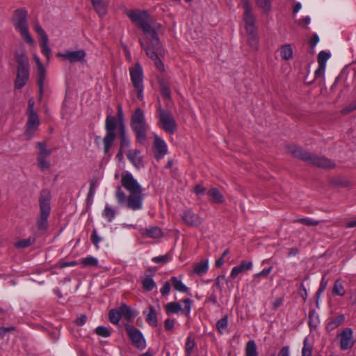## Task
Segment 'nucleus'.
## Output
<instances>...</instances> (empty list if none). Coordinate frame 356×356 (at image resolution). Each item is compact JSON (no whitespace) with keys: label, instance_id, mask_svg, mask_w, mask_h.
I'll return each instance as SVG.
<instances>
[{"label":"nucleus","instance_id":"f257e3e1","mask_svg":"<svg viewBox=\"0 0 356 356\" xmlns=\"http://www.w3.org/2000/svg\"><path fill=\"white\" fill-rule=\"evenodd\" d=\"M127 14L145 35V40H139L141 47L145 51L147 56L154 61L158 70L164 71V65L159 58L163 54V49L157 35L161 25L145 10H129Z\"/></svg>","mask_w":356,"mask_h":356},{"label":"nucleus","instance_id":"f03ea898","mask_svg":"<svg viewBox=\"0 0 356 356\" xmlns=\"http://www.w3.org/2000/svg\"><path fill=\"white\" fill-rule=\"evenodd\" d=\"M286 149L287 152L293 157L314 166L325 169L334 168L335 167V163L332 160L323 156L312 154L303 149L301 147L295 145H288L286 146Z\"/></svg>","mask_w":356,"mask_h":356},{"label":"nucleus","instance_id":"7ed1b4c3","mask_svg":"<svg viewBox=\"0 0 356 356\" xmlns=\"http://www.w3.org/2000/svg\"><path fill=\"white\" fill-rule=\"evenodd\" d=\"M130 127L134 132L136 140L140 144H144L147 140L148 124L146 122L145 113L140 108H137L133 113Z\"/></svg>","mask_w":356,"mask_h":356},{"label":"nucleus","instance_id":"20e7f679","mask_svg":"<svg viewBox=\"0 0 356 356\" xmlns=\"http://www.w3.org/2000/svg\"><path fill=\"white\" fill-rule=\"evenodd\" d=\"M50 193L48 191H42L40 193L39 204H40V215L37 218V233L43 234L48 229V218L50 214Z\"/></svg>","mask_w":356,"mask_h":356},{"label":"nucleus","instance_id":"39448f33","mask_svg":"<svg viewBox=\"0 0 356 356\" xmlns=\"http://www.w3.org/2000/svg\"><path fill=\"white\" fill-rule=\"evenodd\" d=\"M115 197L119 205L125 206L133 211H137L143 207L145 195L143 192H140V193H129V195H126L121 187L118 186L115 191Z\"/></svg>","mask_w":356,"mask_h":356},{"label":"nucleus","instance_id":"423d86ee","mask_svg":"<svg viewBox=\"0 0 356 356\" xmlns=\"http://www.w3.org/2000/svg\"><path fill=\"white\" fill-rule=\"evenodd\" d=\"M26 115L27 122L24 136L26 140H31L38 129L40 123L39 116L35 109V101L33 97L28 101Z\"/></svg>","mask_w":356,"mask_h":356},{"label":"nucleus","instance_id":"0eeeda50","mask_svg":"<svg viewBox=\"0 0 356 356\" xmlns=\"http://www.w3.org/2000/svg\"><path fill=\"white\" fill-rule=\"evenodd\" d=\"M116 118L111 115H107L105 120V129L106 134L103 138L104 152L105 154H107L109 152L111 147L116 138Z\"/></svg>","mask_w":356,"mask_h":356},{"label":"nucleus","instance_id":"6e6552de","mask_svg":"<svg viewBox=\"0 0 356 356\" xmlns=\"http://www.w3.org/2000/svg\"><path fill=\"white\" fill-rule=\"evenodd\" d=\"M161 127L167 133L172 134L177 129V124L170 112H166L161 106L158 108Z\"/></svg>","mask_w":356,"mask_h":356},{"label":"nucleus","instance_id":"1a4fd4ad","mask_svg":"<svg viewBox=\"0 0 356 356\" xmlns=\"http://www.w3.org/2000/svg\"><path fill=\"white\" fill-rule=\"evenodd\" d=\"M241 2L244 10L243 21L246 33H252L257 32L256 17L252 13V7L250 3L248 0H241Z\"/></svg>","mask_w":356,"mask_h":356},{"label":"nucleus","instance_id":"9d476101","mask_svg":"<svg viewBox=\"0 0 356 356\" xmlns=\"http://www.w3.org/2000/svg\"><path fill=\"white\" fill-rule=\"evenodd\" d=\"M125 330L132 343L137 348L142 350L146 347L145 339L143 334L138 329H137L133 325L127 324L125 325Z\"/></svg>","mask_w":356,"mask_h":356},{"label":"nucleus","instance_id":"9b49d317","mask_svg":"<svg viewBox=\"0 0 356 356\" xmlns=\"http://www.w3.org/2000/svg\"><path fill=\"white\" fill-rule=\"evenodd\" d=\"M121 184L129 193L143 192L142 186L130 172H125L122 174Z\"/></svg>","mask_w":356,"mask_h":356},{"label":"nucleus","instance_id":"f8f14e48","mask_svg":"<svg viewBox=\"0 0 356 356\" xmlns=\"http://www.w3.org/2000/svg\"><path fill=\"white\" fill-rule=\"evenodd\" d=\"M184 303V307L182 309L180 302H171L165 305V310L168 314H177L179 311L182 310V312L186 315H189L191 312V307L192 300L189 298H186L182 300Z\"/></svg>","mask_w":356,"mask_h":356},{"label":"nucleus","instance_id":"ddd939ff","mask_svg":"<svg viewBox=\"0 0 356 356\" xmlns=\"http://www.w3.org/2000/svg\"><path fill=\"white\" fill-rule=\"evenodd\" d=\"M338 338L340 341V348L342 350L350 349L354 346L353 332L351 328L346 327L343 329L338 335Z\"/></svg>","mask_w":356,"mask_h":356},{"label":"nucleus","instance_id":"4468645a","mask_svg":"<svg viewBox=\"0 0 356 356\" xmlns=\"http://www.w3.org/2000/svg\"><path fill=\"white\" fill-rule=\"evenodd\" d=\"M181 218L184 223L188 227H198L203 222V219L199 215L195 213L192 209L184 210L181 215Z\"/></svg>","mask_w":356,"mask_h":356},{"label":"nucleus","instance_id":"2eb2a0df","mask_svg":"<svg viewBox=\"0 0 356 356\" xmlns=\"http://www.w3.org/2000/svg\"><path fill=\"white\" fill-rule=\"evenodd\" d=\"M129 74L131 81L134 88L143 86V70L142 66L138 63H135L129 67Z\"/></svg>","mask_w":356,"mask_h":356},{"label":"nucleus","instance_id":"dca6fc26","mask_svg":"<svg viewBox=\"0 0 356 356\" xmlns=\"http://www.w3.org/2000/svg\"><path fill=\"white\" fill-rule=\"evenodd\" d=\"M153 152L154 157L159 160L164 157L168 152L167 145L165 141L159 136H154V145H153Z\"/></svg>","mask_w":356,"mask_h":356},{"label":"nucleus","instance_id":"f3484780","mask_svg":"<svg viewBox=\"0 0 356 356\" xmlns=\"http://www.w3.org/2000/svg\"><path fill=\"white\" fill-rule=\"evenodd\" d=\"M58 56L69 60L70 63L80 62L84 59L86 52L83 49L78 51H66L64 53H58Z\"/></svg>","mask_w":356,"mask_h":356},{"label":"nucleus","instance_id":"a211bd4d","mask_svg":"<svg viewBox=\"0 0 356 356\" xmlns=\"http://www.w3.org/2000/svg\"><path fill=\"white\" fill-rule=\"evenodd\" d=\"M95 11L100 17L107 13L108 0H90Z\"/></svg>","mask_w":356,"mask_h":356},{"label":"nucleus","instance_id":"6ab92c4d","mask_svg":"<svg viewBox=\"0 0 356 356\" xmlns=\"http://www.w3.org/2000/svg\"><path fill=\"white\" fill-rule=\"evenodd\" d=\"M252 267V263L251 261H242L241 264L234 266L231 272L230 277L232 279H235L240 273L251 269Z\"/></svg>","mask_w":356,"mask_h":356},{"label":"nucleus","instance_id":"aec40b11","mask_svg":"<svg viewBox=\"0 0 356 356\" xmlns=\"http://www.w3.org/2000/svg\"><path fill=\"white\" fill-rule=\"evenodd\" d=\"M140 233L142 235L152 238H159L163 236V232L161 229L156 226L150 227L149 228H144L140 229Z\"/></svg>","mask_w":356,"mask_h":356},{"label":"nucleus","instance_id":"412c9836","mask_svg":"<svg viewBox=\"0 0 356 356\" xmlns=\"http://www.w3.org/2000/svg\"><path fill=\"white\" fill-rule=\"evenodd\" d=\"M118 131L120 138V149L128 147L130 145V140L127 136L126 128L122 122L119 124Z\"/></svg>","mask_w":356,"mask_h":356},{"label":"nucleus","instance_id":"4be33fe9","mask_svg":"<svg viewBox=\"0 0 356 356\" xmlns=\"http://www.w3.org/2000/svg\"><path fill=\"white\" fill-rule=\"evenodd\" d=\"M208 196L212 203L220 204L225 202V197L216 188L210 189L207 192Z\"/></svg>","mask_w":356,"mask_h":356},{"label":"nucleus","instance_id":"5701e85b","mask_svg":"<svg viewBox=\"0 0 356 356\" xmlns=\"http://www.w3.org/2000/svg\"><path fill=\"white\" fill-rule=\"evenodd\" d=\"M13 23L15 29L22 35V10L17 9L13 17Z\"/></svg>","mask_w":356,"mask_h":356},{"label":"nucleus","instance_id":"b1692460","mask_svg":"<svg viewBox=\"0 0 356 356\" xmlns=\"http://www.w3.org/2000/svg\"><path fill=\"white\" fill-rule=\"evenodd\" d=\"M38 85L40 97L43 91V85L46 76V70L44 66H37Z\"/></svg>","mask_w":356,"mask_h":356},{"label":"nucleus","instance_id":"393cba45","mask_svg":"<svg viewBox=\"0 0 356 356\" xmlns=\"http://www.w3.org/2000/svg\"><path fill=\"white\" fill-rule=\"evenodd\" d=\"M140 151L138 149L129 150L127 153L128 159L136 167L140 168L142 165V160L138 156Z\"/></svg>","mask_w":356,"mask_h":356},{"label":"nucleus","instance_id":"a878e982","mask_svg":"<svg viewBox=\"0 0 356 356\" xmlns=\"http://www.w3.org/2000/svg\"><path fill=\"white\" fill-rule=\"evenodd\" d=\"M145 321L152 327H156L158 325L156 312L154 307H149V312L146 314Z\"/></svg>","mask_w":356,"mask_h":356},{"label":"nucleus","instance_id":"bb28decb","mask_svg":"<svg viewBox=\"0 0 356 356\" xmlns=\"http://www.w3.org/2000/svg\"><path fill=\"white\" fill-rule=\"evenodd\" d=\"M344 319L345 318L343 315H339L331 319L327 325V329L330 331L334 330L343 323Z\"/></svg>","mask_w":356,"mask_h":356},{"label":"nucleus","instance_id":"cd10ccee","mask_svg":"<svg viewBox=\"0 0 356 356\" xmlns=\"http://www.w3.org/2000/svg\"><path fill=\"white\" fill-rule=\"evenodd\" d=\"M170 282L175 290L182 293L188 292V288L181 280H178L177 277H172Z\"/></svg>","mask_w":356,"mask_h":356},{"label":"nucleus","instance_id":"c85d7f7f","mask_svg":"<svg viewBox=\"0 0 356 356\" xmlns=\"http://www.w3.org/2000/svg\"><path fill=\"white\" fill-rule=\"evenodd\" d=\"M118 309L121 316H123L127 321H130L133 318L134 314L130 307L125 304H122L120 307H118Z\"/></svg>","mask_w":356,"mask_h":356},{"label":"nucleus","instance_id":"c756f323","mask_svg":"<svg viewBox=\"0 0 356 356\" xmlns=\"http://www.w3.org/2000/svg\"><path fill=\"white\" fill-rule=\"evenodd\" d=\"M246 356H258L257 346L253 340L249 341L245 346Z\"/></svg>","mask_w":356,"mask_h":356},{"label":"nucleus","instance_id":"7c9ffc66","mask_svg":"<svg viewBox=\"0 0 356 356\" xmlns=\"http://www.w3.org/2000/svg\"><path fill=\"white\" fill-rule=\"evenodd\" d=\"M247 34L248 44L252 49L257 50L259 47V39L257 35V32H253L252 33H247Z\"/></svg>","mask_w":356,"mask_h":356},{"label":"nucleus","instance_id":"2f4dec72","mask_svg":"<svg viewBox=\"0 0 356 356\" xmlns=\"http://www.w3.org/2000/svg\"><path fill=\"white\" fill-rule=\"evenodd\" d=\"M159 86L163 97L166 99H170L171 92L168 83H166L164 80H160Z\"/></svg>","mask_w":356,"mask_h":356},{"label":"nucleus","instance_id":"473e14b6","mask_svg":"<svg viewBox=\"0 0 356 356\" xmlns=\"http://www.w3.org/2000/svg\"><path fill=\"white\" fill-rule=\"evenodd\" d=\"M122 316L120 312L119 309H112L109 311L108 313V318L111 323L113 324H118Z\"/></svg>","mask_w":356,"mask_h":356},{"label":"nucleus","instance_id":"72a5a7b5","mask_svg":"<svg viewBox=\"0 0 356 356\" xmlns=\"http://www.w3.org/2000/svg\"><path fill=\"white\" fill-rule=\"evenodd\" d=\"M48 37H44V40H40L42 52L44 54L47 60L49 59L51 53V50L50 47L48 46Z\"/></svg>","mask_w":356,"mask_h":356},{"label":"nucleus","instance_id":"f704fd0d","mask_svg":"<svg viewBox=\"0 0 356 356\" xmlns=\"http://www.w3.org/2000/svg\"><path fill=\"white\" fill-rule=\"evenodd\" d=\"M345 293L346 291L342 282L339 280H336L332 289L333 295L343 296Z\"/></svg>","mask_w":356,"mask_h":356},{"label":"nucleus","instance_id":"c9c22d12","mask_svg":"<svg viewBox=\"0 0 356 356\" xmlns=\"http://www.w3.org/2000/svg\"><path fill=\"white\" fill-rule=\"evenodd\" d=\"M281 57L284 60H289L293 57V50L290 44L284 45L280 51Z\"/></svg>","mask_w":356,"mask_h":356},{"label":"nucleus","instance_id":"e433bc0d","mask_svg":"<svg viewBox=\"0 0 356 356\" xmlns=\"http://www.w3.org/2000/svg\"><path fill=\"white\" fill-rule=\"evenodd\" d=\"M37 147L39 149V153L38 156H49L51 154V149H47L46 144L43 142H40L37 143Z\"/></svg>","mask_w":356,"mask_h":356},{"label":"nucleus","instance_id":"4c0bfd02","mask_svg":"<svg viewBox=\"0 0 356 356\" xmlns=\"http://www.w3.org/2000/svg\"><path fill=\"white\" fill-rule=\"evenodd\" d=\"M313 346L309 343L308 338H305L303 341V348L302 349V356H312Z\"/></svg>","mask_w":356,"mask_h":356},{"label":"nucleus","instance_id":"58836bf2","mask_svg":"<svg viewBox=\"0 0 356 356\" xmlns=\"http://www.w3.org/2000/svg\"><path fill=\"white\" fill-rule=\"evenodd\" d=\"M208 270V261H201L197 264L193 269L194 273L197 275H202L205 273Z\"/></svg>","mask_w":356,"mask_h":356},{"label":"nucleus","instance_id":"ea45409f","mask_svg":"<svg viewBox=\"0 0 356 356\" xmlns=\"http://www.w3.org/2000/svg\"><path fill=\"white\" fill-rule=\"evenodd\" d=\"M18 63V72L17 75V79L15 81V88L17 89H21L22 88V79L20 77V72L22 69V58L20 57L17 58Z\"/></svg>","mask_w":356,"mask_h":356},{"label":"nucleus","instance_id":"a19ab883","mask_svg":"<svg viewBox=\"0 0 356 356\" xmlns=\"http://www.w3.org/2000/svg\"><path fill=\"white\" fill-rule=\"evenodd\" d=\"M228 325V318L227 316H225L223 318L218 320L216 323V328L219 331L220 333L222 334L225 330L227 329Z\"/></svg>","mask_w":356,"mask_h":356},{"label":"nucleus","instance_id":"79ce46f5","mask_svg":"<svg viewBox=\"0 0 356 356\" xmlns=\"http://www.w3.org/2000/svg\"><path fill=\"white\" fill-rule=\"evenodd\" d=\"M47 156H38L37 161L39 168L42 171L48 170L50 168V163L46 159Z\"/></svg>","mask_w":356,"mask_h":356},{"label":"nucleus","instance_id":"37998d69","mask_svg":"<svg viewBox=\"0 0 356 356\" xmlns=\"http://www.w3.org/2000/svg\"><path fill=\"white\" fill-rule=\"evenodd\" d=\"M330 58V53L326 52L325 51H320L318 55V57H317L318 64L319 65L326 66V62Z\"/></svg>","mask_w":356,"mask_h":356},{"label":"nucleus","instance_id":"c03bdc74","mask_svg":"<svg viewBox=\"0 0 356 356\" xmlns=\"http://www.w3.org/2000/svg\"><path fill=\"white\" fill-rule=\"evenodd\" d=\"M195 342L193 339H192L191 337H188L187 338L186 345H185V352H186V356H191L193 349L195 347Z\"/></svg>","mask_w":356,"mask_h":356},{"label":"nucleus","instance_id":"a18cd8bd","mask_svg":"<svg viewBox=\"0 0 356 356\" xmlns=\"http://www.w3.org/2000/svg\"><path fill=\"white\" fill-rule=\"evenodd\" d=\"M143 287L147 291H152L156 286L155 282L152 278H144L142 280Z\"/></svg>","mask_w":356,"mask_h":356},{"label":"nucleus","instance_id":"49530a36","mask_svg":"<svg viewBox=\"0 0 356 356\" xmlns=\"http://www.w3.org/2000/svg\"><path fill=\"white\" fill-rule=\"evenodd\" d=\"M103 215L109 222H111L115 218V211L109 205L106 204L104 210Z\"/></svg>","mask_w":356,"mask_h":356},{"label":"nucleus","instance_id":"de8ad7c7","mask_svg":"<svg viewBox=\"0 0 356 356\" xmlns=\"http://www.w3.org/2000/svg\"><path fill=\"white\" fill-rule=\"evenodd\" d=\"M295 222H300L303 225H307V226H316L319 224L321 221L319 220H314L311 218H298L294 221Z\"/></svg>","mask_w":356,"mask_h":356},{"label":"nucleus","instance_id":"09e8293b","mask_svg":"<svg viewBox=\"0 0 356 356\" xmlns=\"http://www.w3.org/2000/svg\"><path fill=\"white\" fill-rule=\"evenodd\" d=\"M40 235V234H39L38 233L34 232V233H33V234L31 236H30L29 237H28L26 239H24V248L33 245L36 241V238Z\"/></svg>","mask_w":356,"mask_h":356},{"label":"nucleus","instance_id":"8fccbe9b","mask_svg":"<svg viewBox=\"0 0 356 356\" xmlns=\"http://www.w3.org/2000/svg\"><path fill=\"white\" fill-rule=\"evenodd\" d=\"M81 264L83 266H96L98 264V260L93 257H88L82 259Z\"/></svg>","mask_w":356,"mask_h":356},{"label":"nucleus","instance_id":"3c124183","mask_svg":"<svg viewBox=\"0 0 356 356\" xmlns=\"http://www.w3.org/2000/svg\"><path fill=\"white\" fill-rule=\"evenodd\" d=\"M95 333L103 337H108L111 335L109 330L104 326H99L95 329Z\"/></svg>","mask_w":356,"mask_h":356},{"label":"nucleus","instance_id":"603ef678","mask_svg":"<svg viewBox=\"0 0 356 356\" xmlns=\"http://www.w3.org/2000/svg\"><path fill=\"white\" fill-rule=\"evenodd\" d=\"M257 6L263 9L264 12H268L270 9V0H255Z\"/></svg>","mask_w":356,"mask_h":356},{"label":"nucleus","instance_id":"864d4df0","mask_svg":"<svg viewBox=\"0 0 356 356\" xmlns=\"http://www.w3.org/2000/svg\"><path fill=\"white\" fill-rule=\"evenodd\" d=\"M327 286V281L325 280V277H323L322 278V280L321 282L320 286L316 292V302L318 303V299L319 298L321 294L324 291Z\"/></svg>","mask_w":356,"mask_h":356},{"label":"nucleus","instance_id":"5fc2aeb1","mask_svg":"<svg viewBox=\"0 0 356 356\" xmlns=\"http://www.w3.org/2000/svg\"><path fill=\"white\" fill-rule=\"evenodd\" d=\"M91 241L94 245L96 248H98V243L102 241V238L98 236L97 232L95 229L92 231V233L91 234Z\"/></svg>","mask_w":356,"mask_h":356},{"label":"nucleus","instance_id":"6e6d98bb","mask_svg":"<svg viewBox=\"0 0 356 356\" xmlns=\"http://www.w3.org/2000/svg\"><path fill=\"white\" fill-rule=\"evenodd\" d=\"M326 66L319 65L314 72L315 79H318L324 76Z\"/></svg>","mask_w":356,"mask_h":356},{"label":"nucleus","instance_id":"4d7b16f0","mask_svg":"<svg viewBox=\"0 0 356 356\" xmlns=\"http://www.w3.org/2000/svg\"><path fill=\"white\" fill-rule=\"evenodd\" d=\"M171 284L172 283L170 282H165L163 287L161 289V293L163 296L169 294L171 289Z\"/></svg>","mask_w":356,"mask_h":356},{"label":"nucleus","instance_id":"13d9d810","mask_svg":"<svg viewBox=\"0 0 356 356\" xmlns=\"http://www.w3.org/2000/svg\"><path fill=\"white\" fill-rule=\"evenodd\" d=\"M24 39L30 44L34 43L33 39L30 35L27 27L24 24Z\"/></svg>","mask_w":356,"mask_h":356},{"label":"nucleus","instance_id":"bf43d9fd","mask_svg":"<svg viewBox=\"0 0 356 356\" xmlns=\"http://www.w3.org/2000/svg\"><path fill=\"white\" fill-rule=\"evenodd\" d=\"M35 31L40 35V40H44V37H48L43 29L39 25H35Z\"/></svg>","mask_w":356,"mask_h":356},{"label":"nucleus","instance_id":"052dcab7","mask_svg":"<svg viewBox=\"0 0 356 356\" xmlns=\"http://www.w3.org/2000/svg\"><path fill=\"white\" fill-rule=\"evenodd\" d=\"M356 110V101L354 102H352L350 104H349L347 107L343 108L341 111V113L343 114H348L353 111Z\"/></svg>","mask_w":356,"mask_h":356},{"label":"nucleus","instance_id":"680f3d73","mask_svg":"<svg viewBox=\"0 0 356 356\" xmlns=\"http://www.w3.org/2000/svg\"><path fill=\"white\" fill-rule=\"evenodd\" d=\"M87 321V316L86 314H81V316H79V318H77L76 320H75V323L79 325V326H81V325H83Z\"/></svg>","mask_w":356,"mask_h":356},{"label":"nucleus","instance_id":"e2e57ef3","mask_svg":"<svg viewBox=\"0 0 356 356\" xmlns=\"http://www.w3.org/2000/svg\"><path fill=\"white\" fill-rule=\"evenodd\" d=\"M165 328L167 330H172L175 325V320L168 318L165 321Z\"/></svg>","mask_w":356,"mask_h":356},{"label":"nucleus","instance_id":"0e129e2a","mask_svg":"<svg viewBox=\"0 0 356 356\" xmlns=\"http://www.w3.org/2000/svg\"><path fill=\"white\" fill-rule=\"evenodd\" d=\"M152 261L155 263H166L168 261V255L154 257Z\"/></svg>","mask_w":356,"mask_h":356},{"label":"nucleus","instance_id":"69168bd1","mask_svg":"<svg viewBox=\"0 0 356 356\" xmlns=\"http://www.w3.org/2000/svg\"><path fill=\"white\" fill-rule=\"evenodd\" d=\"M319 38L317 34H313L312 37L309 40V44L312 48H314L315 45L318 42Z\"/></svg>","mask_w":356,"mask_h":356},{"label":"nucleus","instance_id":"338daca9","mask_svg":"<svg viewBox=\"0 0 356 356\" xmlns=\"http://www.w3.org/2000/svg\"><path fill=\"white\" fill-rule=\"evenodd\" d=\"M271 356H275L274 355ZM277 356H290L289 355V348L288 346H284L280 350Z\"/></svg>","mask_w":356,"mask_h":356},{"label":"nucleus","instance_id":"774afa93","mask_svg":"<svg viewBox=\"0 0 356 356\" xmlns=\"http://www.w3.org/2000/svg\"><path fill=\"white\" fill-rule=\"evenodd\" d=\"M205 191H206L205 188L200 184L196 185L195 187V193L197 195L204 194L205 193Z\"/></svg>","mask_w":356,"mask_h":356}]
</instances>
